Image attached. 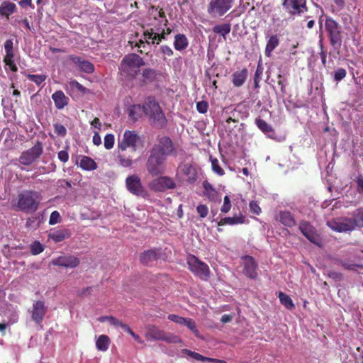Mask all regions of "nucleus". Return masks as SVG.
<instances>
[{
  "mask_svg": "<svg viewBox=\"0 0 363 363\" xmlns=\"http://www.w3.org/2000/svg\"><path fill=\"white\" fill-rule=\"evenodd\" d=\"M117 160L118 164L123 167H131L134 163L132 157L127 156L125 151H121V150H118Z\"/></svg>",
  "mask_w": 363,
  "mask_h": 363,
  "instance_id": "obj_30",
  "label": "nucleus"
},
{
  "mask_svg": "<svg viewBox=\"0 0 363 363\" xmlns=\"http://www.w3.org/2000/svg\"><path fill=\"white\" fill-rule=\"evenodd\" d=\"M339 263L345 269H347V270H355L356 267H361L360 265L355 264L351 263L350 262L342 261V260H340L339 262Z\"/></svg>",
  "mask_w": 363,
  "mask_h": 363,
  "instance_id": "obj_59",
  "label": "nucleus"
},
{
  "mask_svg": "<svg viewBox=\"0 0 363 363\" xmlns=\"http://www.w3.org/2000/svg\"><path fill=\"white\" fill-rule=\"evenodd\" d=\"M145 337L152 340H162L167 343L177 344L182 342L181 338L172 334L167 333L163 330L158 328L154 325H150L147 328Z\"/></svg>",
  "mask_w": 363,
  "mask_h": 363,
  "instance_id": "obj_7",
  "label": "nucleus"
},
{
  "mask_svg": "<svg viewBox=\"0 0 363 363\" xmlns=\"http://www.w3.org/2000/svg\"><path fill=\"white\" fill-rule=\"evenodd\" d=\"M60 221L61 216L60 213L57 211H54L52 212L49 219V224L52 225L60 223Z\"/></svg>",
  "mask_w": 363,
  "mask_h": 363,
  "instance_id": "obj_53",
  "label": "nucleus"
},
{
  "mask_svg": "<svg viewBox=\"0 0 363 363\" xmlns=\"http://www.w3.org/2000/svg\"><path fill=\"white\" fill-rule=\"evenodd\" d=\"M184 353L188 354L189 357H192L193 359L197 360V361H201V362H209V361H213L212 358L210 357H206L199 353H197L196 352H193L189 350H184Z\"/></svg>",
  "mask_w": 363,
  "mask_h": 363,
  "instance_id": "obj_43",
  "label": "nucleus"
},
{
  "mask_svg": "<svg viewBox=\"0 0 363 363\" xmlns=\"http://www.w3.org/2000/svg\"><path fill=\"white\" fill-rule=\"evenodd\" d=\"M184 325L186 326L196 337H199V331L196 328L195 321L190 318H186Z\"/></svg>",
  "mask_w": 363,
  "mask_h": 363,
  "instance_id": "obj_45",
  "label": "nucleus"
},
{
  "mask_svg": "<svg viewBox=\"0 0 363 363\" xmlns=\"http://www.w3.org/2000/svg\"><path fill=\"white\" fill-rule=\"evenodd\" d=\"M166 160L167 158L164 156L160 155L150 150L145 165L148 173L152 177L163 174L166 172Z\"/></svg>",
  "mask_w": 363,
  "mask_h": 363,
  "instance_id": "obj_5",
  "label": "nucleus"
},
{
  "mask_svg": "<svg viewBox=\"0 0 363 363\" xmlns=\"http://www.w3.org/2000/svg\"><path fill=\"white\" fill-rule=\"evenodd\" d=\"M28 79L34 82L36 85L40 86L47 78L45 74H31L27 75Z\"/></svg>",
  "mask_w": 363,
  "mask_h": 363,
  "instance_id": "obj_44",
  "label": "nucleus"
},
{
  "mask_svg": "<svg viewBox=\"0 0 363 363\" xmlns=\"http://www.w3.org/2000/svg\"><path fill=\"white\" fill-rule=\"evenodd\" d=\"M58 159L63 163H65L69 160V154L67 150H61L57 154Z\"/></svg>",
  "mask_w": 363,
  "mask_h": 363,
  "instance_id": "obj_61",
  "label": "nucleus"
},
{
  "mask_svg": "<svg viewBox=\"0 0 363 363\" xmlns=\"http://www.w3.org/2000/svg\"><path fill=\"white\" fill-rule=\"evenodd\" d=\"M299 230L312 243L320 246L319 234L315 228L307 220H301L299 223Z\"/></svg>",
  "mask_w": 363,
  "mask_h": 363,
  "instance_id": "obj_15",
  "label": "nucleus"
},
{
  "mask_svg": "<svg viewBox=\"0 0 363 363\" xmlns=\"http://www.w3.org/2000/svg\"><path fill=\"white\" fill-rule=\"evenodd\" d=\"M203 187L204 189L203 195L206 196L209 201L213 202H220L221 201V198L218 192L208 181H204L203 182Z\"/></svg>",
  "mask_w": 363,
  "mask_h": 363,
  "instance_id": "obj_25",
  "label": "nucleus"
},
{
  "mask_svg": "<svg viewBox=\"0 0 363 363\" xmlns=\"http://www.w3.org/2000/svg\"><path fill=\"white\" fill-rule=\"evenodd\" d=\"M53 126L54 131L58 136L65 137L67 135V130L63 125L55 123Z\"/></svg>",
  "mask_w": 363,
  "mask_h": 363,
  "instance_id": "obj_52",
  "label": "nucleus"
},
{
  "mask_svg": "<svg viewBox=\"0 0 363 363\" xmlns=\"http://www.w3.org/2000/svg\"><path fill=\"white\" fill-rule=\"evenodd\" d=\"M176 187V183L169 177L162 176L153 179L149 184L150 190L155 192H164L169 189H174Z\"/></svg>",
  "mask_w": 363,
  "mask_h": 363,
  "instance_id": "obj_13",
  "label": "nucleus"
},
{
  "mask_svg": "<svg viewBox=\"0 0 363 363\" xmlns=\"http://www.w3.org/2000/svg\"><path fill=\"white\" fill-rule=\"evenodd\" d=\"M208 108V104L205 101H199L196 104V109L201 113H206Z\"/></svg>",
  "mask_w": 363,
  "mask_h": 363,
  "instance_id": "obj_57",
  "label": "nucleus"
},
{
  "mask_svg": "<svg viewBox=\"0 0 363 363\" xmlns=\"http://www.w3.org/2000/svg\"><path fill=\"white\" fill-rule=\"evenodd\" d=\"M79 263V259L72 255H61L51 261L52 265L65 268H75Z\"/></svg>",
  "mask_w": 363,
  "mask_h": 363,
  "instance_id": "obj_16",
  "label": "nucleus"
},
{
  "mask_svg": "<svg viewBox=\"0 0 363 363\" xmlns=\"http://www.w3.org/2000/svg\"><path fill=\"white\" fill-rule=\"evenodd\" d=\"M355 182L357 184L356 189L357 193L360 195H363V176L359 175L357 177Z\"/></svg>",
  "mask_w": 363,
  "mask_h": 363,
  "instance_id": "obj_60",
  "label": "nucleus"
},
{
  "mask_svg": "<svg viewBox=\"0 0 363 363\" xmlns=\"http://www.w3.org/2000/svg\"><path fill=\"white\" fill-rule=\"evenodd\" d=\"M328 226L334 231L345 233L354 230L350 218H341L337 220L328 223Z\"/></svg>",
  "mask_w": 363,
  "mask_h": 363,
  "instance_id": "obj_19",
  "label": "nucleus"
},
{
  "mask_svg": "<svg viewBox=\"0 0 363 363\" xmlns=\"http://www.w3.org/2000/svg\"><path fill=\"white\" fill-rule=\"evenodd\" d=\"M243 260V274L248 278L256 279L257 278V264L253 257L245 255L242 257Z\"/></svg>",
  "mask_w": 363,
  "mask_h": 363,
  "instance_id": "obj_17",
  "label": "nucleus"
},
{
  "mask_svg": "<svg viewBox=\"0 0 363 363\" xmlns=\"http://www.w3.org/2000/svg\"><path fill=\"white\" fill-rule=\"evenodd\" d=\"M262 74V70H259V67L257 68L256 72L254 76V83L255 88L259 86V78L260 74Z\"/></svg>",
  "mask_w": 363,
  "mask_h": 363,
  "instance_id": "obj_64",
  "label": "nucleus"
},
{
  "mask_svg": "<svg viewBox=\"0 0 363 363\" xmlns=\"http://www.w3.org/2000/svg\"><path fill=\"white\" fill-rule=\"evenodd\" d=\"M111 325L116 326V327H121L123 324V323L118 319L116 318L113 316L110 315L108 321Z\"/></svg>",
  "mask_w": 363,
  "mask_h": 363,
  "instance_id": "obj_63",
  "label": "nucleus"
},
{
  "mask_svg": "<svg viewBox=\"0 0 363 363\" xmlns=\"http://www.w3.org/2000/svg\"><path fill=\"white\" fill-rule=\"evenodd\" d=\"M210 160L211 162L212 170L213 171V172L218 174V176H223L225 174V171L220 166L218 159L211 156Z\"/></svg>",
  "mask_w": 363,
  "mask_h": 363,
  "instance_id": "obj_42",
  "label": "nucleus"
},
{
  "mask_svg": "<svg viewBox=\"0 0 363 363\" xmlns=\"http://www.w3.org/2000/svg\"><path fill=\"white\" fill-rule=\"evenodd\" d=\"M161 257V249L155 248L147 250L140 255V262L145 266H152L155 261Z\"/></svg>",
  "mask_w": 363,
  "mask_h": 363,
  "instance_id": "obj_20",
  "label": "nucleus"
},
{
  "mask_svg": "<svg viewBox=\"0 0 363 363\" xmlns=\"http://www.w3.org/2000/svg\"><path fill=\"white\" fill-rule=\"evenodd\" d=\"M157 143L155 144L151 151L167 158L169 155H177V150L173 141L169 136H158Z\"/></svg>",
  "mask_w": 363,
  "mask_h": 363,
  "instance_id": "obj_8",
  "label": "nucleus"
},
{
  "mask_svg": "<svg viewBox=\"0 0 363 363\" xmlns=\"http://www.w3.org/2000/svg\"><path fill=\"white\" fill-rule=\"evenodd\" d=\"M280 303L287 309L292 310L295 308V305L291 297L282 291H279L278 294Z\"/></svg>",
  "mask_w": 363,
  "mask_h": 363,
  "instance_id": "obj_39",
  "label": "nucleus"
},
{
  "mask_svg": "<svg viewBox=\"0 0 363 363\" xmlns=\"http://www.w3.org/2000/svg\"><path fill=\"white\" fill-rule=\"evenodd\" d=\"M353 227L362 228H363V207L358 208L353 214V218H350Z\"/></svg>",
  "mask_w": 363,
  "mask_h": 363,
  "instance_id": "obj_35",
  "label": "nucleus"
},
{
  "mask_svg": "<svg viewBox=\"0 0 363 363\" xmlns=\"http://www.w3.org/2000/svg\"><path fill=\"white\" fill-rule=\"evenodd\" d=\"M72 233L69 229H58L48 233V239L52 240L55 242H60L70 238Z\"/></svg>",
  "mask_w": 363,
  "mask_h": 363,
  "instance_id": "obj_26",
  "label": "nucleus"
},
{
  "mask_svg": "<svg viewBox=\"0 0 363 363\" xmlns=\"http://www.w3.org/2000/svg\"><path fill=\"white\" fill-rule=\"evenodd\" d=\"M4 49L6 55L4 57V62L6 66L9 67L12 72H16L18 71V67L14 62V49L12 39H8L5 41Z\"/></svg>",
  "mask_w": 363,
  "mask_h": 363,
  "instance_id": "obj_18",
  "label": "nucleus"
},
{
  "mask_svg": "<svg viewBox=\"0 0 363 363\" xmlns=\"http://www.w3.org/2000/svg\"><path fill=\"white\" fill-rule=\"evenodd\" d=\"M281 6L291 16H300L308 12L307 0H282Z\"/></svg>",
  "mask_w": 363,
  "mask_h": 363,
  "instance_id": "obj_10",
  "label": "nucleus"
},
{
  "mask_svg": "<svg viewBox=\"0 0 363 363\" xmlns=\"http://www.w3.org/2000/svg\"><path fill=\"white\" fill-rule=\"evenodd\" d=\"M140 140V136L134 130H126L121 140H118V150L121 151H126L128 148H130L132 152H135L137 149V143Z\"/></svg>",
  "mask_w": 363,
  "mask_h": 363,
  "instance_id": "obj_12",
  "label": "nucleus"
},
{
  "mask_svg": "<svg viewBox=\"0 0 363 363\" xmlns=\"http://www.w3.org/2000/svg\"><path fill=\"white\" fill-rule=\"evenodd\" d=\"M346 74L347 71L345 69L338 68L334 72V80L336 82H340L346 77Z\"/></svg>",
  "mask_w": 363,
  "mask_h": 363,
  "instance_id": "obj_51",
  "label": "nucleus"
},
{
  "mask_svg": "<svg viewBox=\"0 0 363 363\" xmlns=\"http://www.w3.org/2000/svg\"><path fill=\"white\" fill-rule=\"evenodd\" d=\"M143 111L149 118L150 123L158 128H164L167 123L164 113L155 99L149 97L143 104Z\"/></svg>",
  "mask_w": 363,
  "mask_h": 363,
  "instance_id": "obj_1",
  "label": "nucleus"
},
{
  "mask_svg": "<svg viewBox=\"0 0 363 363\" xmlns=\"http://www.w3.org/2000/svg\"><path fill=\"white\" fill-rule=\"evenodd\" d=\"M160 32V29L159 28H157L156 30L152 28L147 29L143 34L146 42L149 44L150 43L149 40H151V43L154 44L155 41H157V44H159L162 39L165 38L166 35L163 28L162 29L161 33Z\"/></svg>",
  "mask_w": 363,
  "mask_h": 363,
  "instance_id": "obj_23",
  "label": "nucleus"
},
{
  "mask_svg": "<svg viewBox=\"0 0 363 363\" xmlns=\"http://www.w3.org/2000/svg\"><path fill=\"white\" fill-rule=\"evenodd\" d=\"M47 312V308L43 301H36L33 304L31 311L32 320L37 324L43 322Z\"/></svg>",
  "mask_w": 363,
  "mask_h": 363,
  "instance_id": "obj_21",
  "label": "nucleus"
},
{
  "mask_svg": "<svg viewBox=\"0 0 363 363\" xmlns=\"http://www.w3.org/2000/svg\"><path fill=\"white\" fill-rule=\"evenodd\" d=\"M249 207L251 213L255 215H259L262 211L261 208L259 207L258 203L255 201H252L250 202Z\"/></svg>",
  "mask_w": 363,
  "mask_h": 363,
  "instance_id": "obj_58",
  "label": "nucleus"
},
{
  "mask_svg": "<svg viewBox=\"0 0 363 363\" xmlns=\"http://www.w3.org/2000/svg\"><path fill=\"white\" fill-rule=\"evenodd\" d=\"M245 221V218L242 214H240L239 216L234 217H225L222 218L219 223L218 225H235V224H242Z\"/></svg>",
  "mask_w": 363,
  "mask_h": 363,
  "instance_id": "obj_34",
  "label": "nucleus"
},
{
  "mask_svg": "<svg viewBox=\"0 0 363 363\" xmlns=\"http://www.w3.org/2000/svg\"><path fill=\"white\" fill-rule=\"evenodd\" d=\"M248 76V70L247 68H243L241 70H237L232 74V83L235 87L242 86Z\"/></svg>",
  "mask_w": 363,
  "mask_h": 363,
  "instance_id": "obj_27",
  "label": "nucleus"
},
{
  "mask_svg": "<svg viewBox=\"0 0 363 363\" xmlns=\"http://www.w3.org/2000/svg\"><path fill=\"white\" fill-rule=\"evenodd\" d=\"M189 45L187 38L184 34H177L174 37V47L175 50L182 51L185 50Z\"/></svg>",
  "mask_w": 363,
  "mask_h": 363,
  "instance_id": "obj_32",
  "label": "nucleus"
},
{
  "mask_svg": "<svg viewBox=\"0 0 363 363\" xmlns=\"http://www.w3.org/2000/svg\"><path fill=\"white\" fill-rule=\"evenodd\" d=\"M230 208H231V202H230V198L228 196H225V197L223 199V204L220 208V211L222 213H226L228 211H230Z\"/></svg>",
  "mask_w": 363,
  "mask_h": 363,
  "instance_id": "obj_56",
  "label": "nucleus"
},
{
  "mask_svg": "<svg viewBox=\"0 0 363 363\" xmlns=\"http://www.w3.org/2000/svg\"><path fill=\"white\" fill-rule=\"evenodd\" d=\"M69 60L77 65L78 68L83 72L91 74L94 71V65L88 60H83L77 55H69Z\"/></svg>",
  "mask_w": 363,
  "mask_h": 363,
  "instance_id": "obj_22",
  "label": "nucleus"
},
{
  "mask_svg": "<svg viewBox=\"0 0 363 363\" xmlns=\"http://www.w3.org/2000/svg\"><path fill=\"white\" fill-rule=\"evenodd\" d=\"M143 105L134 104L128 108V116L133 121H136L141 116Z\"/></svg>",
  "mask_w": 363,
  "mask_h": 363,
  "instance_id": "obj_37",
  "label": "nucleus"
},
{
  "mask_svg": "<svg viewBox=\"0 0 363 363\" xmlns=\"http://www.w3.org/2000/svg\"><path fill=\"white\" fill-rule=\"evenodd\" d=\"M125 185L128 191L133 195L141 197H145L147 195L140 178L136 174L128 176L125 179Z\"/></svg>",
  "mask_w": 363,
  "mask_h": 363,
  "instance_id": "obj_14",
  "label": "nucleus"
},
{
  "mask_svg": "<svg viewBox=\"0 0 363 363\" xmlns=\"http://www.w3.org/2000/svg\"><path fill=\"white\" fill-rule=\"evenodd\" d=\"M255 124L259 130L265 134L274 133V129L271 125L268 124L264 120L258 118L255 120Z\"/></svg>",
  "mask_w": 363,
  "mask_h": 363,
  "instance_id": "obj_41",
  "label": "nucleus"
},
{
  "mask_svg": "<svg viewBox=\"0 0 363 363\" xmlns=\"http://www.w3.org/2000/svg\"><path fill=\"white\" fill-rule=\"evenodd\" d=\"M114 135L113 134H107L104 138V147L107 150L111 149L114 145Z\"/></svg>",
  "mask_w": 363,
  "mask_h": 363,
  "instance_id": "obj_50",
  "label": "nucleus"
},
{
  "mask_svg": "<svg viewBox=\"0 0 363 363\" xmlns=\"http://www.w3.org/2000/svg\"><path fill=\"white\" fill-rule=\"evenodd\" d=\"M279 221L289 228L294 227L296 225V220L289 211H281L279 212Z\"/></svg>",
  "mask_w": 363,
  "mask_h": 363,
  "instance_id": "obj_29",
  "label": "nucleus"
},
{
  "mask_svg": "<svg viewBox=\"0 0 363 363\" xmlns=\"http://www.w3.org/2000/svg\"><path fill=\"white\" fill-rule=\"evenodd\" d=\"M16 9V4L11 2H4L0 6V15L9 17Z\"/></svg>",
  "mask_w": 363,
  "mask_h": 363,
  "instance_id": "obj_38",
  "label": "nucleus"
},
{
  "mask_svg": "<svg viewBox=\"0 0 363 363\" xmlns=\"http://www.w3.org/2000/svg\"><path fill=\"white\" fill-rule=\"evenodd\" d=\"M168 319L181 325H184L186 318L181 317L175 314H169Z\"/></svg>",
  "mask_w": 363,
  "mask_h": 363,
  "instance_id": "obj_55",
  "label": "nucleus"
},
{
  "mask_svg": "<svg viewBox=\"0 0 363 363\" xmlns=\"http://www.w3.org/2000/svg\"><path fill=\"white\" fill-rule=\"evenodd\" d=\"M145 81L152 82L156 77V72L153 69H145L142 73Z\"/></svg>",
  "mask_w": 363,
  "mask_h": 363,
  "instance_id": "obj_46",
  "label": "nucleus"
},
{
  "mask_svg": "<svg viewBox=\"0 0 363 363\" xmlns=\"http://www.w3.org/2000/svg\"><path fill=\"white\" fill-rule=\"evenodd\" d=\"M181 172L186 177L189 184H194L198 178V171L196 167L190 163L184 164L179 167Z\"/></svg>",
  "mask_w": 363,
  "mask_h": 363,
  "instance_id": "obj_24",
  "label": "nucleus"
},
{
  "mask_svg": "<svg viewBox=\"0 0 363 363\" xmlns=\"http://www.w3.org/2000/svg\"><path fill=\"white\" fill-rule=\"evenodd\" d=\"M235 0H211L207 6V12L213 18L225 15L233 7Z\"/></svg>",
  "mask_w": 363,
  "mask_h": 363,
  "instance_id": "obj_9",
  "label": "nucleus"
},
{
  "mask_svg": "<svg viewBox=\"0 0 363 363\" xmlns=\"http://www.w3.org/2000/svg\"><path fill=\"white\" fill-rule=\"evenodd\" d=\"M43 152V144L41 142L37 141L32 147L21 153L18 162L22 165L29 166L34 163L42 155Z\"/></svg>",
  "mask_w": 363,
  "mask_h": 363,
  "instance_id": "obj_11",
  "label": "nucleus"
},
{
  "mask_svg": "<svg viewBox=\"0 0 363 363\" xmlns=\"http://www.w3.org/2000/svg\"><path fill=\"white\" fill-rule=\"evenodd\" d=\"M145 65L143 59L135 53L125 55L121 62L119 69L127 78H135L140 72V67Z\"/></svg>",
  "mask_w": 363,
  "mask_h": 363,
  "instance_id": "obj_3",
  "label": "nucleus"
},
{
  "mask_svg": "<svg viewBox=\"0 0 363 363\" xmlns=\"http://www.w3.org/2000/svg\"><path fill=\"white\" fill-rule=\"evenodd\" d=\"M279 37L277 35H272L267 40L265 47V55L270 57L273 50L279 45Z\"/></svg>",
  "mask_w": 363,
  "mask_h": 363,
  "instance_id": "obj_31",
  "label": "nucleus"
},
{
  "mask_svg": "<svg viewBox=\"0 0 363 363\" xmlns=\"http://www.w3.org/2000/svg\"><path fill=\"white\" fill-rule=\"evenodd\" d=\"M196 211L202 218H206L208 213V208L206 205L199 204L196 207Z\"/></svg>",
  "mask_w": 363,
  "mask_h": 363,
  "instance_id": "obj_54",
  "label": "nucleus"
},
{
  "mask_svg": "<svg viewBox=\"0 0 363 363\" xmlns=\"http://www.w3.org/2000/svg\"><path fill=\"white\" fill-rule=\"evenodd\" d=\"M287 79L282 74L277 75V84L280 86L281 92L284 94L286 93V85Z\"/></svg>",
  "mask_w": 363,
  "mask_h": 363,
  "instance_id": "obj_49",
  "label": "nucleus"
},
{
  "mask_svg": "<svg viewBox=\"0 0 363 363\" xmlns=\"http://www.w3.org/2000/svg\"><path fill=\"white\" fill-rule=\"evenodd\" d=\"M79 167L87 171L94 170L97 168L96 162L88 156H82L79 162Z\"/></svg>",
  "mask_w": 363,
  "mask_h": 363,
  "instance_id": "obj_33",
  "label": "nucleus"
},
{
  "mask_svg": "<svg viewBox=\"0 0 363 363\" xmlns=\"http://www.w3.org/2000/svg\"><path fill=\"white\" fill-rule=\"evenodd\" d=\"M160 50L163 55L169 57L172 56L174 53L172 48L168 45H162L160 47Z\"/></svg>",
  "mask_w": 363,
  "mask_h": 363,
  "instance_id": "obj_62",
  "label": "nucleus"
},
{
  "mask_svg": "<svg viewBox=\"0 0 363 363\" xmlns=\"http://www.w3.org/2000/svg\"><path fill=\"white\" fill-rule=\"evenodd\" d=\"M42 201L40 192L25 190L18 195L17 207L24 212H35Z\"/></svg>",
  "mask_w": 363,
  "mask_h": 363,
  "instance_id": "obj_2",
  "label": "nucleus"
},
{
  "mask_svg": "<svg viewBox=\"0 0 363 363\" xmlns=\"http://www.w3.org/2000/svg\"><path fill=\"white\" fill-rule=\"evenodd\" d=\"M43 250L44 247L43 245L38 241H35L30 245V252L33 255H39Z\"/></svg>",
  "mask_w": 363,
  "mask_h": 363,
  "instance_id": "obj_48",
  "label": "nucleus"
},
{
  "mask_svg": "<svg viewBox=\"0 0 363 363\" xmlns=\"http://www.w3.org/2000/svg\"><path fill=\"white\" fill-rule=\"evenodd\" d=\"M212 30L213 33L220 34L225 39L226 35L230 32L231 26L229 23L216 25Z\"/></svg>",
  "mask_w": 363,
  "mask_h": 363,
  "instance_id": "obj_40",
  "label": "nucleus"
},
{
  "mask_svg": "<svg viewBox=\"0 0 363 363\" xmlns=\"http://www.w3.org/2000/svg\"><path fill=\"white\" fill-rule=\"evenodd\" d=\"M69 86L72 90L79 91L80 93L84 94L87 92V89L83 86L80 83H79L77 80H71L69 82Z\"/></svg>",
  "mask_w": 363,
  "mask_h": 363,
  "instance_id": "obj_47",
  "label": "nucleus"
},
{
  "mask_svg": "<svg viewBox=\"0 0 363 363\" xmlns=\"http://www.w3.org/2000/svg\"><path fill=\"white\" fill-rule=\"evenodd\" d=\"M111 340L108 336L101 335L96 342V347L98 350L105 352L108 349Z\"/></svg>",
  "mask_w": 363,
  "mask_h": 363,
  "instance_id": "obj_36",
  "label": "nucleus"
},
{
  "mask_svg": "<svg viewBox=\"0 0 363 363\" xmlns=\"http://www.w3.org/2000/svg\"><path fill=\"white\" fill-rule=\"evenodd\" d=\"M55 106L57 109H62L68 105L69 98L61 90L56 91L52 95Z\"/></svg>",
  "mask_w": 363,
  "mask_h": 363,
  "instance_id": "obj_28",
  "label": "nucleus"
},
{
  "mask_svg": "<svg viewBox=\"0 0 363 363\" xmlns=\"http://www.w3.org/2000/svg\"><path fill=\"white\" fill-rule=\"evenodd\" d=\"M187 264L189 269L201 280L207 281L210 278L211 270L209 267L195 255H190L188 256Z\"/></svg>",
  "mask_w": 363,
  "mask_h": 363,
  "instance_id": "obj_6",
  "label": "nucleus"
},
{
  "mask_svg": "<svg viewBox=\"0 0 363 363\" xmlns=\"http://www.w3.org/2000/svg\"><path fill=\"white\" fill-rule=\"evenodd\" d=\"M325 27L331 46L335 50H340L342 43L341 26L333 18L327 17L325 22Z\"/></svg>",
  "mask_w": 363,
  "mask_h": 363,
  "instance_id": "obj_4",
  "label": "nucleus"
}]
</instances>
